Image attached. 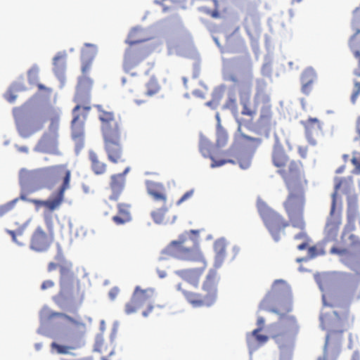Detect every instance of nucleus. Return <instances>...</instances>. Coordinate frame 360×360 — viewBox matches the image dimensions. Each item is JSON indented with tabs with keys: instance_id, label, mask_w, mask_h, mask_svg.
<instances>
[{
	"instance_id": "8fccbe9b",
	"label": "nucleus",
	"mask_w": 360,
	"mask_h": 360,
	"mask_svg": "<svg viewBox=\"0 0 360 360\" xmlns=\"http://www.w3.org/2000/svg\"><path fill=\"white\" fill-rule=\"evenodd\" d=\"M44 219L46 227V231H51V233L54 236L53 221L52 215L51 214H45L44 215Z\"/></svg>"
},
{
	"instance_id": "5701e85b",
	"label": "nucleus",
	"mask_w": 360,
	"mask_h": 360,
	"mask_svg": "<svg viewBox=\"0 0 360 360\" xmlns=\"http://www.w3.org/2000/svg\"><path fill=\"white\" fill-rule=\"evenodd\" d=\"M347 283L345 288V296L349 300L360 299V282L351 275L345 274Z\"/></svg>"
},
{
	"instance_id": "dca6fc26",
	"label": "nucleus",
	"mask_w": 360,
	"mask_h": 360,
	"mask_svg": "<svg viewBox=\"0 0 360 360\" xmlns=\"http://www.w3.org/2000/svg\"><path fill=\"white\" fill-rule=\"evenodd\" d=\"M342 330H330L326 339V342L324 345L323 349V355L321 357H319L318 360H328V352L330 349L333 350V360H335L337 356L340 353V348H329L330 345H333L335 347L338 346L342 341Z\"/></svg>"
},
{
	"instance_id": "052dcab7",
	"label": "nucleus",
	"mask_w": 360,
	"mask_h": 360,
	"mask_svg": "<svg viewBox=\"0 0 360 360\" xmlns=\"http://www.w3.org/2000/svg\"><path fill=\"white\" fill-rule=\"evenodd\" d=\"M295 240H309L307 234L304 231H301L299 233L296 234L294 237Z\"/></svg>"
},
{
	"instance_id": "c85d7f7f",
	"label": "nucleus",
	"mask_w": 360,
	"mask_h": 360,
	"mask_svg": "<svg viewBox=\"0 0 360 360\" xmlns=\"http://www.w3.org/2000/svg\"><path fill=\"white\" fill-rule=\"evenodd\" d=\"M200 150L203 156L209 157L212 159V162L211 164L212 167H220L227 162L235 164V161L231 160H217L212 156V145L207 142H202L200 146Z\"/></svg>"
},
{
	"instance_id": "4468645a",
	"label": "nucleus",
	"mask_w": 360,
	"mask_h": 360,
	"mask_svg": "<svg viewBox=\"0 0 360 360\" xmlns=\"http://www.w3.org/2000/svg\"><path fill=\"white\" fill-rule=\"evenodd\" d=\"M54 240V236L46 232L41 226H37L33 231L30 239V248L37 252L47 251Z\"/></svg>"
},
{
	"instance_id": "39448f33",
	"label": "nucleus",
	"mask_w": 360,
	"mask_h": 360,
	"mask_svg": "<svg viewBox=\"0 0 360 360\" xmlns=\"http://www.w3.org/2000/svg\"><path fill=\"white\" fill-rule=\"evenodd\" d=\"M185 299L193 307H210L217 298V276L214 270L210 271L202 287L201 293H195L185 289L182 284L177 285Z\"/></svg>"
},
{
	"instance_id": "e2e57ef3",
	"label": "nucleus",
	"mask_w": 360,
	"mask_h": 360,
	"mask_svg": "<svg viewBox=\"0 0 360 360\" xmlns=\"http://www.w3.org/2000/svg\"><path fill=\"white\" fill-rule=\"evenodd\" d=\"M103 360H120L119 356L113 351L112 354H110L108 356H104Z\"/></svg>"
},
{
	"instance_id": "58836bf2",
	"label": "nucleus",
	"mask_w": 360,
	"mask_h": 360,
	"mask_svg": "<svg viewBox=\"0 0 360 360\" xmlns=\"http://www.w3.org/2000/svg\"><path fill=\"white\" fill-rule=\"evenodd\" d=\"M229 136L227 131L220 125H218L217 129V141L218 147H224L228 143Z\"/></svg>"
},
{
	"instance_id": "f3484780",
	"label": "nucleus",
	"mask_w": 360,
	"mask_h": 360,
	"mask_svg": "<svg viewBox=\"0 0 360 360\" xmlns=\"http://www.w3.org/2000/svg\"><path fill=\"white\" fill-rule=\"evenodd\" d=\"M302 124L305 129V134L308 141L315 145L317 139L323 134L322 124L316 118H309L307 120L302 122Z\"/></svg>"
},
{
	"instance_id": "ea45409f",
	"label": "nucleus",
	"mask_w": 360,
	"mask_h": 360,
	"mask_svg": "<svg viewBox=\"0 0 360 360\" xmlns=\"http://www.w3.org/2000/svg\"><path fill=\"white\" fill-rule=\"evenodd\" d=\"M146 94L148 96H152L157 93L160 89V86L158 84V82L155 78H151L148 82L146 84Z\"/></svg>"
},
{
	"instance_id": "4c0bfd02",
	"label": "nucleus",
	"mask_w": 360,
	"mask_h": 360,
	"mask_svg": "<svg viewBox=\"0 0 360 360\" xmlns=\"http://www.w3.org/2000/svg\"><path fill=\"white\" fill-rule=\"evenodd\" d=\"M97 52V48L95 45L85 44V47L82 51V60L93 61Z\"/></svg>"
},
{
	"instance_id": "aec40b11",
	"label": "nucleus",
	"mask_w": 360,
	"mask_h": 360,
	"mask_svg": "<svg viewBox=\"0 0 360 360\" xmlns=\"http://www.w3.org/2000/svg\"><path fill=\"white\" fill-rule=\"evenodd\" d=\"M317 80V74L311 68H306L300 75L301 91L304 95H309L313 85Z\"/></svg>"
},
{
	"instance_id": "774afa93",
	"label": "nucleus",
	"mask_w": 360,
	"mask_h": 360,
	"mask_svg": "<svg viewBox=\"0 0 360 360\" xmlns=\"http://www.w3.org/2000/svg\"><path fill=\"white\" fill-rule=\"evenodd\" d=\"M307 153V149L306 147H300L299 148V153L300 156L303 158H306Z\"/></svg>"
},
{
	"instance_id": "6e6d98bb",
	"label": "nucleus",
	"mask_w": 360,
	"mask_h": 360,
	"mask_svg": "<svg viewBox=\"0 0 360 360\" xmlns=\"http://www.w3.org/2000/svg\"><path fill=\"white\" fill-rule=\"evenodd\" d=\"M271 302V297L269 296L266 297L260 304L259 309L262 310H269L276 312L274 309H269V304Z\"/></svg>"
},
{
	"instance_id": "3c124183",
	"label": "nucleus",
	"mask_w": 360,
	"mask_h": 360,
	"mask_svg": "<svg viewBox=\"0 0 360 360\" xmlns=\"http://www.w3.org/2000/svg\"><path fill=\"white\" fill-rule=\"evenodd\" d=\"M39 69L37 67L34 66L30 69L27 72V77L30 83L34 84L37 81L38 79Z\"/></svg>"
},
{
	"instance_id": "a18cd8bd",
	"label": "nucleus",
	"mask_w": 360,
	"mask_h": 360,
	"mask_svg": "<svg viewBox=\"0 0 360 360\" xmlns=\"http://www.w3.org/2000/svg\"><path fill=\"white\" fill-rule=\"evenodd\" d=\"M72 349H73L72 347L59 345L56 342H53L51 345V352L58 354H68Z\"/></svg>"
},
{
	"instance_id": "7c9ffc66",
	"label": "nucleus",
	"mask_w": 360,
	"mask_h": 360,
	"mask_svg": "<svg viewBox=\"0 0 360 360\" xmlns=\"http://www.w3.org/2000/svg\"><path fill=\"white\" fill-rule=\"evenodd\" d=\"M72 137L73 139H80L84 134V122L80 120V115L73 117L71 122Z\"/></svg>"
},
{
	"instance_id": "2eb2a0df",
	"label": "nucleus",
	"mask_w": 360,
	"mask_h": 360,
	"mask_svg": "<svg viewBox=\"0 0 360 360\" xmlns=\"http://www.w3.org/2000/svg\"><path fill=\"white\" fill-rule=\"evenodd\" d=\"M122 136L104 138V150L108 160L114 164L124 162L123 148L120 143Z\"/></svg>"
},
{
	"instance_id": "6ab92c4d",
	"label": "nucleus",
	"mask_w": 360,
	"mask_h": 360,
	"mask_svg": "<svg viewBox=\"0 0 360 360\" xmlns=\"http://www.w3.org/2000/svg\"><path fill=\"white\" fill-rule=\"evenodd\" d=\"M129 170V168L127 167L122 173L113 174L110 176V188L112 191V195L109 198L110 200H117L118 199L124 188L125 184V175Z\"/></svg>"
},
{
	"instance_id": "864d4df0",
	"label": "nucleus",
	"mask_w": 360,
	"mask_h": 360,
	"mask_svg": "<svg viewBox=\"0 0 360 360\" xmlns=\"http://www.w3.org/2000/svg\"><path fill=\"white\" fill-rule=\"evenodd\" d=\"M352 162L355 166L357 173L360 172V153H354L352 158Z\"/></svg>"
},
{
	"instance_id": "7ed1b4c3",
	"label": "nucleus",
	"mask_w": 360,
	"mask_h": 360,
	"mask_svg": "<svg viewBox=\"0 0 360 360\" xmlns=\"http://www.w3.org/2000/svg\"><path fill=\"white\" fill-rule=\"evenodd\" d=\"M72 267V265L70 262H65L60 265L53 262L48 264L47 271L49 272H52L59 268L60 290L55 298L58 304L63 301L75 302L77 299L81 303L84 299V293L81 290L79 281L75 278Z\"/></svg>"
},
{
	"instance_id": "de8ad7c7",
	"label": "nucleus",
	"mask_w": 360,
	"mask_h": 360,
	"mask_svg": "<svg viewBox=\"0 0 360 360\" xmlns=\"http://www.w3.org/2000/svg\"><path fill=\"white\" fill-rule=\"evenodd\" d=\"M18 201V199L13 200L10 202H8L7 203L2 205L0 206V216L2 217L11 210H12L16 202Z\"/></svg>"
},
{
	"instance_id": "c756f323",
	"label": "nucleus",
	"mask_w": 360,
	"mask_h": 360,
	"mask_svg": "<svg viewBox=\"0 0 360 360\" xmlns=\"http://www.w3.org/2000/svg\"><path fill=\"white\" fill-rule=\"evenodd\" d=\"M235 142L240 147L248 149L257 147L261 143V140L240 133L236 136Z\"/></svg>"
},
{
	"instance_id": "c03bdc74",
	"label": "nucleus",
	"mask_w": 360,
	"mask_h": 360,
	"mask_svg": "<svg viewBox=\"0 0 360 360\" xmlns=\"http://www.w3.org/2000/svg\"><path fill=\"white\" fill-rule=\"evenodd\" d=\"M66 54L65 53H58L53 59V64L55 69L60 70L64 68L65 64Z\"/></svg>"
},
{
	"instance_id": "69168bd1",
	"label": "nucleus",
	"mask_w": 360,
	"mask_h": 360,
	"mask_svg": "<svg viewBox=\"0 0 360 360\" xmlns=\"http://www.w3.org/2000/svg\"><path fill=\"white\" fill-rule=\"evenodd\" d=\"M12 89H13V91L16 92V91H19L25 90L26 87L25 86L24 84L20 86L19 84L15 83V84H13Z\"/></svg>"
},
{
	"instance_id": "f704fd0d",
	"label": "nucleus",
	"mask_w": 360,
	"mask_h": 360,
	"mask_svg": "<svg viewBox=\"0 0 360 360\" xmlns=\"http://www.w3.org/2000/svg\"><path fill=\"white\" fill-rule=\"evenodd\" d=\"M226 243L223 238L217 240L214 243V250L216 254V258L219 261H222L226 255Z\"/></svg>"
},
{
	"instance_id": "c9c22d12",
	"label": "nucleus",
	"mask_w": 360,
	"mask_h": 360,
	"mask_svg": "<svg viewBox=\"0 0 360 360\" xmlns=\"http://www.w3.org/2000/svg\"><path fill=\"white\" fill-rule=\"evenodd\" d=\"M281 328L283 333L289 332L296 333L298 329L297 321L292 316L285 318L282 321Z\"/></svg>"
},
{
	"instance_id": "4d7b16f0",
	"label": "nucleus",
	"mask_w": 360,
	"mask_h": 360,
	"mask_svg": "<svg viewBox=\"0 0 360 360\" xmlns=\"http://www.w3.org/2000/svg\"><path fill=\"white\" fill-rule=\"evenodd\" d=\"M55 286V282L52 280H46L42 282L41 285V289L42 290H46L50 288H52Z\"/></svg>"
},
{
	"instance_id": "37998d69",
	"label": "nucleus",
	"mask_w": 360,
	"mask_h": 360,
	"mask_svg": "<svg viewBox=\"0 0 360 360\" xmlns=\"http://www.w3.org/2000/svg\"><path fill=\"white\" fill-rule=\"evenodd\" d=\"M324 254L325 250L323 246L321 244H317L308 248V257L311 259L323 255Z\"/></svg>"
},
{
	"instance_id": "6e6552de",
	"label": "nucleus",
	"mask_w": 360,
	"mask_h": 360,
	"mask_svg": "<svg viewBox=\"0 0 360 360\" xmlns=\"http://www.w3.org/2000/svg\"><path fill=\"white\" fill-rule=\"evenodd\" d=\"M147 192L151 197V206L153 208L151 217L157 224L164 221L165 215L168 211L167 195L163 184L152 181L146 182Z\"/></svg>"
},
{
	"instance_id": "cd10ccee",
	"label": "nucleus",
	"mask_w": 360,
	"mask_h": 360,
	"mask_svg": "<svg viewBox=\"0 0 360 360\" xmlns=\"http://www.w3.org/2000/svg\"><path fill=\"white\" fill-rule=\"evenodd\" d=\"M349 46L354 57L358 60V65L354 70V75L360 77V30L351 37Z\"/></svg>"
},
{
	"instance_id": "473e14b6",
	"label": "nucleus",
	"mask_w": 360,
	"mask_h": 360,
	"mask_svg": "<svg viewBox=\"0 0 360 360\" xmlns=\"http://www.w3.org/2000/svg\"><path fill=\"white\" fill-rule=\"evenodd\" d=\"M261 331V328H256L250 334L248 335L247 342L250 348L255 349L257 347L254 345V341L257 342L258 346H260L267 342L268 337L264 335H260L259 333Z\"/></svg>"
},
{
	"instance_id": "a19ab883",
	"label": "nucleus",
	"mask_w": 360,
	"mask_h": 360,
	"mask_svg": "<svg viewBox=\"0 0 360 360\" xmlns=\"http://www.w3.org/2000/svg\"><path fill=\"white\" fill-rule=\"evenodd\" d=\"M350 101L353 105H360V81H354V88L351 94Z\"/></svg>"
},
{
	"instance_id": "a878e982",
	"label": "nucleus",
	"mask_w": 360,
	"mask_h": 360,
	"mask_svg": "<svg viewBox=\"0 0 360 360\" xmlns=\"http://www.w3.org/2000/svg\"><path fill=\"white\" fill-rule=\"evenodd\" d=\"M242 110L241 115L248 117V120L240 119L238 120L239 127L238 131L240 132V127L243 124H245L246 122H250L253 120L257 112V107L252 105L248 101H244L241 102Z\"/></svg>"
},
{
	"instance_id": "bf43d9fd",
	"label": "nucleus",
	"mask_w": 360,
	"mask_h": 360,
	"mask_svg": "<svg viewBox=\"0 0 360 360\" xmlns=\"http://www.w3.org/2000/svg\"><path fill=\"white\" fill-rule=\"evenodd\" d=\"M82 73L84 75H85L86 73V72L89 70L92 61L82 60Z\"/></svg>"
},
{
	"instance_id": "72a5a7b5",
	"label": "nucleus",
	"mask_w": 360,
	"mask_h": 360,
	"mask_svg": "<svg viewBox=\"0 0 360 360\" xmlns=\"http://www.w3.org/2000/svg\"><path fill=\"white\" fill-rule=\"evenodd\" d=\"M25 227V225H22L15 230H6V232L11 236L12 240L20 246L25 245L27 241L24 234Z\"/></svg>"
},
{
	"instance_id": "e433bc0d",
	"label": "nucleus",
	"mask_w": 360,
	"mask_h": 360,
	"mask_svg": "<svg viewBox=\"0 0 360 360\" xmlns=\"http://www.w3.org/2000/svg\"><path fill=\"white\" fill-rule=\"evenodd\" d=\"M95 350L101 354V359L103 360L104 356H108L114 351V348L110 343L103 341L97 342L95 345Z\"/></svg>"
},
{
	"instance_id": "9d476101",
	"label": "nucleus",
	"mask_w": 360,
	"mask_h": 360,
	"mask_svg": "<svg viewBox=\"0 0 360 360\" xmlns=\"http://www.w3.org/2000/svg\"><path fill=\"white\" fill-rule=\"evenodd\" d=\"M40 177L50 185L62 181L63 183L55 193L64 198L65 191L70 188L71 172L64 165H57L41 168L39 170Z\"/></svg>"
},
{
	"instance_id": "79ce46f5",
	"label": "nucleus",
	"mask_w": 360,
	"mask_h": 360,
	"mask_svg": "<svg viewBox=\"0 0 360 360\" xmlns=\"http://www.w3.org/2000/svg\"><path fill=\"white\" fill-rule=\"evenodd\" d=\"M50 316L51 318H54V317L62 318L76 327H78L79 326H83V323H82V321L79 319L72 318L64 313L53 312L51 314Z\"/></svg>"
},
{
	"instance_id": "20e7f679",
	"label": "nucleus",
	"mask_w": 360,
	"mask_h": 360,
	"mask_svg": "<svg viewBox=\"0 0 360 360\" xmlns=\"http://www.w3.org/2000/svg\"><path fill=\"white\" fill-rule=\"evenodd\" d=\"M334 181L335 186L334 191L331 195L330 210L325 226V232L327 236L332 238L337 236L339 228L342 224V202H340L338 205V192L342 188L345 193H348L353 187L352 177H335Z\"/></svg>"
},
{
	"instance_id": "f8f14e48",
	"label": "nucleus",
	"mask_w": 360,
	"mask_h": 360,
	"mask_svg": "<svg viewBox=\"0 0 360 360\" xmlns=\"http://www.w3.org/2000/svg\"><path fill=\"white\" fill-rule=\"evenodd\" d=\"M96 108L101 122L103 139L125 135L120 117L117 116L113 111L108 110L101 105H96Z\"/></svg>"
},
{
	"instance_id": "f03ea898",
	"label": "nucleus",
	"mask_w": 360,
	"mask_h": 360,
	"mask_svg": "<svg viewBox=\"0 0 360 360\" xmlns=\"http://www.w3.org/2000/svg\"><path fill=\"white\" fill-rule=\"evenodd\" d=\"M190 234H198V231L191 230L189 232L180 235L177 240H173L169 244L165 252L167 255L178 259L199 264L197 268L181 269L176 271V274L182 280L197 287L204 274L207 263L202 252L196 245V241L191 238Z\"/></svg>"
},
{
	"instance_id": "f257e3e1",
	"label": "nucleus",
	"mask_w": 360,
	"mask_h": 360,
	"mask_svg": "<svg viewBox=\"0 0 360 360\" xmlns=\"http://www.w3.org/2000/svg\"><path fill=\"white\" fill-rule=\"evenodd\" d=\"M272 161L288 191L283 207L289 221L293 227L302 231L305 227L303 213L308 184L302 164L300 161H290L283 149L279 147L274 149Z\"/></svg>"
},
{
	"instance_id": "ddd939ff",
	"label": "nucleus",
	"mask_w": 360,
	"mask_h": 360,
	"mask_svg": "<svg viewBox=\"0 0 360 360\" xmlns=\"http://www.w3.org/2000/svg\"><path fill=\"white\" fill-rule=\"evenodd\" d=\"M92 85V80L86 76L81 77L77 89V94L75 97L76 106L72 110L73 117L80 115V120L85 122L91 109L90 105V96L85 93V90H89Z\"/></svg>"
},
{
	"instance_id": "0e129e2a",
	"label": "nucleus",
	"mask_w": 360,
	"mask_h": 360,
	"mask_svg": "<svg viewBox=\"0 0 360 360\" xmlns=\"http://www.w3.org/2000/svg\"><path fill=\"white\" fill-rule=\"evenodd\" d=\"M310 240H303L302 243L297 245V249L299 250H304L307 249L309 246V243Z\"/></svg>"
},
{
	"instance_id": "680f3d73",
	"label": "nucleus",
	"mask_w": 360,
	"mask_h": 360,
	"mask_svg": "<svg viewBox=\"0 0 360 360\" xmlns=\"http://www.w3.org/2000/svg\"><path fill=\"white\" fill-rule=\"evenodd\" d=\"M119 292H120V290L117 287H114V288H111L108 293L110 298L112 300H115L116 298V297L117 296Z\"/></svg>"
},
{
	"instance_id": "412c9836",
	"label": "nucleus",
	"mask_w": 360,
	"mask_h": 360,
	"mask_svg": "<svg viewBox=\"0 0 360 360\" xmlns=\"http://www.w3.org/2000/svg\"><path fill=\"white\" fill-rule=\"evenodd\" d=\"M131 219V205L125 202L118 203L117 205V214L112 217V221L116 225H123L130 222Z\"/></svg>"
},
{
	"instance_id": "5fc2aeb1",
	"label": "nucleus",
	"mask_w": 360,
	"mask_h": 360,
	"mask_svg": "<svg viewBox=\"0 0 360 360\" xmlns=\"http://www.w3.org/2000/svg\"><path fill=\"white\" fill-rule=\"evenodd\" d=\"M330 253L338 255L339 256L347 255L349 250L347 248H339L337 247H333L330 249Z\"/></svg>"
},
{
	"instance_id": "9b49d317",
	"label": "nucleus",
	"mask_w": 360,
	"mask_h": 360,
	"mask_svg": "<svg viewBox=\"0 0 360 360\" xmlns=\"http://www.w3.org/2000/svg\"><path fill=\"white\" fill-rule=\"evenodd\" d=\"M259 214L274 240L278 241L285 229L289 226V222L284 217L269 208L264 203L257 206Z\"/></svg>"
},
{
	"instance_id": "1a4fd4ad",
	"label": "nucleus",
	"mask_w": 360,
	"mask_h": 360,
	"mask_svg": "<svg viewBox=\"0 0 360 360\" xmlns=\"http://www.w3.org/2000/svg\"><path fill=\"white\" fill-rule=\"evenodd\" d=\"M156 297L157 294L153 288L142 289L139 286H136L131 300L125 304V313L131 314L138 309L146 307V309L142 312V314L144 317H147L154 308Z\"/></svg>"
},
{
	"instance_id": "a211bd4d",
	"label": "nucleus",
	"mask_w": 360,
	"mask_h": 360,
	"mask_svg": "<svg viewBox=\"0 0 360 360\" xmlns=\"http://www.w3.org/2000/svg\"><path fill=\"white\" fill-rule=\"evenodd\" d=\"M347 223L345 226H356V221L360 220L357 196L356 195L348 196L347 198Z\"/></svg>"
},
{
	"instance_id": "b1692460",
	"label": "nucleus",
	"mask_w": 360,
	"mask_h": 360,
	"mask_svg": "<svg viewBox=\"0 0 360 360\" xmlns=\"http://www.w3.org/2000/svg\"><path fill=\"white\" fill-rule=\"evenodd\" d=\"M356 226H345L341 239L352 248H360V238L355 233Z\"/></svg>"
},
{
	"instance_id": "bb28decb",
	"label": "nucleus",
	"mask_w": 360,
	"mask_h": 360,
	"mask_svg": "<svg viewBox=\"0 0 360 360\" xmlns=\"http://www.w3.org/2000/svg\"><path fill=\"white\" fill-rule=\"evenodd\" d=\"M89 159L91 163V169L95 174L102 175L107 172V164L101 161L98 155L94 151H89Z\"/></svg>"
},
{
	"instance_id": "09e8293b",
	"label": "nucleus",
	"mask_w": 360,
	"mask_h": 360,
	"mask_svg": "<svg viewBox=\"0 0 360 360\" xmlns=\"http://www.w3.org/2000/svg\"><path fill=\"white\" fill-rule=\"evenodd\" d=\"M59 127V121L57 118H53L51 120V123L49 127L48 134L51 135L56 136V137H58V130Z\"/></svg>"
},
{
	"instance_id": "393cba45",
	"label": "nucleus",
	"mask_w": 360,
	"mask_h": 360,
	"mask_svg": "<svg viewBox=\"0 0 360 360\" xmlns=\"http://www.w3.org/2000/svg\"><path fill=\"white\" fill-rule=\"evenodd\" d=\"M58 144V137L48 133H44L37 145V150L42 153H50Z\"/></svg>"
},
{
	"instance_id": "13d9d810",
	"label": "nucleus",
	"mask_w": 360,
	"mask_h": 360,
	"mask_svg": "<svg viewBox=\"0 0 360 360\" xmlns=\"http://www.w3.org/2000/svg\"><path fill=\"white\" fill-rule=\"evenodd\" d=\"M193 193H194L193 190H190V191H188L187 192H186L181 196V198L177 201L176 205H179L181 204L182 202H184V201L189 199L190 198H191L193 195Z\"/></svg>"
},
{
	"instance_id": "338daca9",
	"label": "nucleus",
	"mask_w": 360,
	"mask_h": 360,
	"mask_svg": "<svg viewBox=\"0 0 360 360\" xmlns=\"http://www.w3.org/2000/svg\"><path fill=\"white\" fill-rule=\"evenodd\" d=\"M6 100L10 102V103H13L15 101V98H16V96H15L12 91H10L8 94L6 95Z\"/></svg>"
},
{
	"instance_id": "49530a36",
	"label": "nucleus",
	"mask_w": 360,
	"mask_h": 360,
	"mask_svg": "<svg viewBox=\"0 0 360 360\" xmlns=\"http://www.w3.org/2000/svg\"><path fill=\"white\" fill-rule=\"evenodd\" d=\"M272 116L271 106L269 105H264L261 109L259 120L262 122H269Z\"/></svg>"
},
{
	"instance_id": "603ef678",
	"label": "nucleus",
	"mask_w": 360,
	"mask_h": 360,
	"mask_svg": "<svg viewBox=\"0 0 360 360\" xmlns=\"http://www.w3.org/2000/svg\"><path fill=\"white\" fill-rule=\"evenodd\" d=\"M238 162L242 169H248L251 164V157L246 155L240 156L238 158Z\"/></svg>"
},
{
	"instance_id": "423d86ee",
	"label": "nucleus",
	"mask_w": 360,
	"mask_h": 360,
	"mask_svg": "<svg viewBox=\"0 0 360 360\" xmlns=\"http://www.w3.org/2000/svg\"><path fill=\"white\" fill-rule=\"evenodd\" d=\"M148 39L144 34V30L141 28H133L126 40V43L129 47L126 50L124 57V65L125 68H130L137 65L143 60L148 55L146 49L140 46L139 44Z\"/></svg>"
},
{
	"instance_id": "4be33fe9",
	"label": "nucleus",
	"mask_w": 360,
	"mask_h": 360,
	"mask_svg": "<svg viewBox=\"0 0 360 360\" xmlns=\"http://www.w3.org/2000/svg\"><path fill=\"white\" fill-rule=\"evenodd\" d=\"M64 198L59 196L56 193H53L52 195L46 200H41L38 199H29L28 202L32 203L37 208L44 207L49 211L53 212L58 209L62 205Z\"/></svg>"
},
{
	"instance_id": "0eeeda50",
	"label": "nucleus",
	"mask_w": 360,
	"mask_h": 360,
	"mask_svg": "<svg viewBox=\"0 0 360 360\" xmlns=\"http://www.w3.org/2000/svg\"><path fill=\"white\" fill-rule=\"evenodd\" d=\"M13 116L19 134L23 137L41 130L46 122V117L41 113L27 115L23 109L15 108Z\"/></svg>"
},
{
	"instance_id": "2f4dec72",
	"label": "nucleus",
	"mask_w": 360,
	"mask_h": 360,
	"mask_svg": "<svg viewBox=\"0 0 360 360\" xmlns=\"http://www.w3.org/2000/svg\"><path fill=\"white\" fill-rule=\"evenodd\" d=\"M335 315L342 326L349 327L354 322V318L350 314L348 307H340L338 310L335 311Z\"/></svg>"
}]
</instances>
